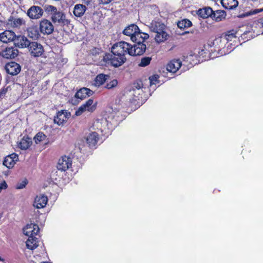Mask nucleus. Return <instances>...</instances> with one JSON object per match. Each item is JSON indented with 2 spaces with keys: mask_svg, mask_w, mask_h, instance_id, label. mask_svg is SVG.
Here are the masks:
<instances>
[{
  "mask_svg": "<svg viewBox=\"0 0 263 263\" xmlns=\"http://www.w3.org/2000/svg\"><path fill=\"white\" fill-rule=\"evenodd\" d=\"M93 100L89 99L85 103L81 105L76 111L75 115L77 116H80L85 111L88 110L89 112L93 111L96 108V104L93 105Z\"/></svg>",
  "mask_w": 263,
  "mask_h": 263,
  "instance_id": "6",
  "label": "nucleus"
},
{
  "mask_svg": "<svg viewBox=\"0 0 263 263\" xmlns=\"http://www.w3.org/2000/svg\"><path fill=\"white\" fill-rule=\"evenodd\" d=\"M70 116V113L66 110L58 111L57 116L54 117V122L59 125H62L64 122L67 121Z\"/></svg>",
  "mask_w": 263,
  "mask_h": 263,
  "instance_id": "13",
  "label": "nucleus"
},
{
  "mask_svg": "<svg viewBox=\"0 0 263 263\" xmlns=\"http://www.w3.org/2000/svg\"><path fill=\"white\" fill-rule=\"evenodd\" d=\"M119 116H115L113 114H111L107 119L105 120V123H107V125H116L118 124L119 122Z\"/></svg>",
  "mask_w": 263,
  "mask_h": 263,
  "instance_id": "32",
  "label": "nucleus"
},
{
  "mask_svg": "<svg viewBox=\"0 0 263 263\" xmlns=\"http://www.w3.org/2000/svg\"><path fill=\"white\" fill-rule=\"evenodd\" d=\"M32 140L31 138L27 137H24L18 144L19 147L22 150L28 149L32 144Z\"/></svg>",
  "mask_w": 263,
  "mask_h": 263,
  "instance_id": "30",
  "label": "nucleus"
},
{
  "mask_svg": "<svg viewBox=\"0 0 263 263\" xmlns=\"http://www.w3.org/2000/svg\"><path fill=\"white\" fill-rule=\"evenodd\" d=\"M222 6L227 9H233L238 6L237 0H221Z\"/></svg>",
  "mask_w": 263,
  "mask_h": 263,
  "instance_id": "25",
  "label": "nucleus"
},
{
  "mask_svg": "<svg viewBox=\"0 0 263 263\" xmlns=\"http://www.w3.org/2000/svg\"><path fill=\"white\" fill-rule=\"evenodd\" d=\"M23 233L25 235L31 237V236H34V235H37L39 232L40 228L37 224L30 223L29 224H27L23 228Z\"/></svg>",
  "mask_w": 263,
  "mask_h": 263,
  "instance_id": "10",
  "label": "nucleus"
},
{
  "mask_svg": "<svg viewBox=\"0 0 263 263\" xmlns=\"http://www.w3.org/2000/svg\"><path fill=\"white\" fill-rule=\"evenodd\" d=\"M0 260L3 261V260H4V259L3 258H2L1 257H0Z\"/></svg>",
  "mask_w": 263,
  "mask_h": 263,
  "instance_id": "49",
  "label": "nucleus"
},
{
  "mask_svg": "<svg viewBox=\"0 0 263 263\" xmlns=\"http://www.w3.org/2000/svg\"><path fill=\"white\" fill-rule=\"evenodd\" d=\"M39 28L40 32L44 34H50L54 30V27L52 24L49 21L46 19L40 22Z\"/></svg>",
  "mask_w": 263,
  "mask_h": 263,
  "instance_id": "8",
  "label": "nucleus"
},
{
  "mask_svg": "<svg viewBox=\"0 0 263 263\" xmlns=\"http://www.w3.org/2000/svg\"><path fill=\"white\" fill-rule=\"evenodd\" d=\"M7 184L5 181H4L2 183L0 184V187H2V190L6 189L7 187Z\"/></svg>",
  "mask_w": 263,
  "mask_h": 263,
  "instance_id": "47",
  "label": "nucleus"
},
{
  "mask_svg": "<svg viewBox=\"0 0 263 263\" xmlns=\"http://www.w3.org/2000/svg\"><path fill=\"white\" fill-rule=\"evenodd\" d=\"M43 13V9L41 7L32 6L28 10L27 14L30 18L36 20L41 18Z\"/></svg>",
  "mask_w": 263,
  "mask_h": 263,
  "instance_id": "7",
  "label": "nucleus"
},
{
  "mask_svg": "<svg viewBox=\"0 0 263 263\" xmlns=\"http://www.w3.org/2000/svg\"><path fill=\"white\" fill-rule=\"evenodd\" d=\"M30 42V41L24 35H16L13 42L15 47L19 48H28Z\"/></svg>",
  "mask_w": 263,
  "mask_h": 263,
  "instance_id": "11",
  "label": "nucleus"
},
{
  "mask_svg": "<svg viewBox=\"0 0 263 263\" xmlns=\"http://www.w3.org/2000/svg\"><path fill=\"white\" fill-rule=\"evenodd\" d=\"M71 158L67 156H64L59 160L57 167L59 171H65L71 166Z\"/></svg>",
  "mask_w": 263,
  "mask_h": 263,
  "instance_id": "9",
  "label": "nucleus"
},
{
  "mask_svg": "<svg viewBox=\"0 0 263 263\" xmlns=\"http://www.w3.org/2000/svg\"><path fill=\"white\" fill-rule=\"evenodd\" d=\"M46 138V136L43 133H38L34 137L35 141L36 143L44 140Z\"/></svg>",
  "mask_w": 263,
  "mask_h": 263,
  "instance_id": "40",
  "label": "nucleus"
},
{
  "mask_svg": "<svg viewBox=\"0 0 263 263\" xmlns=\"http://www.w3.org/2000/svg\"><path fill=\"white\" fill-rule=\"evenodd\" d=\"M9 157H11V159H14L15 163L18 160V156L17 154L13 153L11 155H8Z\"/></svg>",
  "mask_w": 263,
  "mask_h": 263,
  "instance_id": "44",
  "label": "nucleus"
},
{
  "mask_svg": "<svg viewBox=\"0 0 263 263\" xmlns=\"http://www.w3.org/2000/svg\"><path fill=\"white\" fill-rule=\"evenodd\" d=\"M16 37L15 33L11 30H6L0 33V41L4 43H7L10 41L14 42Z\"/></svg>",
  "mask_w": 263,
  "mask_h": 263,
  "instance_id": "16",
  "label": "nucleus"
},
{
  "mask_svg": "<svg viewBox=\"0 0 263 263\" xmlns=\"http://www.w3.org/2000/svg\"><path fill=\"white\" fill-rule=\"evenodd\" d=\"M150 30L156 33L155 39L156 42L161 43L166 40L168 34L166 33V26L162 22L153 21L149 25Z\"/></svg>",
  "mask_w": 263,
  "mask_h": 263,
  "instance_id": "1",
  "label": "nucleus"
},
{
  "mask_svg": "<svg viewBox=\"0 0 263 263\" xmlns=\"http://www.w3.org/2000/svg\"><path fill=\"white\" fill-rule=\"evenodd\" d=\"M2 190V187H0V193L1 192Z\"/></svg>",
  "mask_w": 263,
  "mask_h": 263,
  "instance_id": "50",
  "label": "nucleus"
},
{
  "mask_svg": "<svg viewBox=\"0 0 263 263\" xmlns=\"http://www.w3.org/2000/svg\"><path fill=\"white\" fill-rule=\"evenodd\" d=\"M181 66V62L180 60L174 59L170 62L167 65L166 69L167 71L175 73L176 72Z\"/></svg>",
  "mask_w": 263,
  "mask_h": 263,
  "instance_id": "20",
  "label": "nucleus"
},
{
  "mask_svg": "<svg viewBox=\"0 0 263 263\" xmlns=\"http://www.w3.org/2000/svg\"><path fill=\"white\" fill-rule=\"evenodd\" d=\"M129 44L125 42H120L114 44L111 51L117 56L125 57V54L129 52Z\"/></svg>",
  "mask_w": 263,
  "mask_h": 263,
  "instance_id": "3",
  "label": "nucleus"
},
{
  "mask_svg": "<svg viewBox=\"0 0 263 263\" xmlns=\"http://www.w3.org/2000/svg\"><path fill=\"white\" fill-rule=\"evenodd\" d=\"M263 11V8H257V9H253V10H250L249 12H248V15H254V14H256L258 13H259V12H261Z\"/></svg>",
  "mask_w": 263,
  "mask_h": 263,
  "instance_id": "43",
  "label": "nucleus"
},
{
  "mask_svg": "<svg viewBox=\"0 0 263 263\" xmlns=\"http://www.w3.org/2000/svg\"><path fill=\"white\" fill-rule=\"evenodd\" d=\"M51 19L54 23H58L63 25H67L69 23V21L66 19L64 13L61 11L57 10L51 16Z\"/></svg>",
  "mask_w": 263,
  "mask_h": 263,
  "instance_id": "14",
  "label": "nucleus"
},
{
  "mask_svg": "<svg viewBox=\"0 0 263 263\" xmlns=\"http://www.w3.org/2000/svg\"><path fill=\"white\" fill-rule=\"evenodd\" d=\"M48 201L47 197L45 195L37 196L34 201L33 206L37 209L45 207Z\"/></svg>",
  "mask_w": 263,
  "mask_h": 263,
  "instance_id": "19",
  "label": "nucleus"
},
{
  "mask_svg": "<svg viewBox=\"0 0 263 263\" xmlns=\"http://www.w3.org/2000/svg\"><path fill=\"white\" fill-rule=\"evenodd\" d=\"M7 91V88H3L0 90V98L3 97Z\"/></svg>",
  "mask_w": 263,
  "mask_h": 263,
  "instance_id": "45",
  "label": "nucleus"
},
{
  "mask_svg": "<svg viewBox=\"0 0 263 263\" xmlns=\"http://www.w3.org/2000/svg\"><path fill=\"white\" fill-rule=\"evenodd\" d=\"M143 84L141 81L137 82L135 83L133 85V90L135 91V93H133V95L136 97V94L139 95L140 92H142V90L141 89L142 87Z\"/></svg>",
  "mask_w": 263,
  "mask_h": 263,
  "instance_id": "34",
  "label": "nucleus"
},
{
  "mask_svg": "<svg viewBox=\"0 0 263 263\" xmlns=\"http://www.w3.org/2000/svg\"><path fill=\"white\" fill-rule=\"evenodd\" d=\"M212 9L210 7H205L203 8L199 9L197 11V14L200 17L206 18L209 17H211L212 15Z\"/></svg>",
  "mask_w": 263,
  "mask_h": 263,
  "instance_id": "21",
  "label": "nucleus"
},
{
  "mask_svg": "<svg viewBox=\"0 0 263 263\" xmlns=\"http://www.w3.org/2000/svg\"><path fill=\"white\" fill-rule=\"evenodd\" d=\"M108 77L109 76L107 74H104L103 73L98 74L95 80V85L97 86H99L102 85Z\"/></svg>",
  "mask_w": 263,
  "mask_h": 263,
  "instance_id": "31",
  "label": "nucleus"
},
{
  "mask_svg": "<svg viewBox=\"0 0 263 263\" xmlns=\"http://www.w3.org/2000/svg\"><path fill=\"white\" fill-rule=\"evenodd\" d=\"M159 76L154 74L149 78L150 86L152 87L153 85H156L160 82L159 80Z\"/></svg>",
  "mask_w": 263,
  "mask_h": 263,
  "instance_id": "37",
  "label": "nucleus"
},
{
  "mask_svg": "<svg viewBox=\"0 0 263 263\" xmlns=\"http://www.w3.org/2000/svg\"><path fill=\"white\" fill-rule=\"evenodd\" d=\"M118 84V81L116 79H114L109 83H107L105 87L107 89H111L115 87Z\"/></svg>",
  "mask_w": 263,
  "mask_h": 263,
  "instance_id": "41",
  "label": "nucleus"
},
{
  "mask_svg": "<svg viewBox=\"0 0 263 263\" xmlns=\"http://www.w3.org/2000/svg\"><path fill=\"white\" fill-rule=\"evenodd\" d=\"M236 33L234 30L228 31L224 36V39L227 41H231L233 39L236 38Z\"/></svg>",
  "mask_w": 263,
  "mask_h": 263,
  "instance_id": "39",
  "label": "nucleus"
},
{
  "mask_svg": "<svg viewBox=\"0 0 263 263\" xmlns=\"http://www.w3.org/2000/svg\"><path fill=\"white\" fill-rule=\"evenodd\" d=\"M192 25V23L188 19H183L177 23V26L179 28L183 29L188 28Z\"/></svg>",
  "mask_w": 263,
  "mask_h": 263,
  "instance_id": "33",
  "label": "nucleus"
},
{
  "mask_svg": "<svg viewBox=\"0 0 263 263\" xmlns=\"http://www.w3.org/2000/svg\"><path fill=\"white\" fill-rule=\"evenodd\" d=\"M148 37L149 35L148 34L143 33L139 30L131 36V40L134 43H145V40L148 39Z\"/></svg>",
  "mask_w": 263,
  "mask_h": 263,
  "instance_id": "17",
  "label": "nucleus"
},
{
  "mask_svg": "<svg viewBox=\"0 0 263 263\" xmlns=\"http://www.w3.org/2000/svg\"><path fill=\"white\" fill-rule=\"evenodd\" d=\"M26 243L27 248L32 250L36 249L39 246L37 238L33 236L29 237Z\"/></svg>",
  "mask_w": 263,
  "mask_h": 263,
  "instance_id": "28",
  "label": "nucleus"
},
{
  "mask_svg": "<svg viewBox=\"0 0 263 263\" xmlns=\"http://www.w3.org/2000/svg\"><path fill=\"white\" fill-rule=\"evenodd\" d=\"M99 139L96 132H91L86 137V141L89 147L95 146Z\"/></svg>",
  "mask_w": 263,
  "mask_h": 263,
  "instance_id": "22",
  "label": "nucleus"
},
{
  "mask_svg": "<svg viewBox=\"0 0 263 263\" xmlns=\"http://www.w3.org/2000/svg\"><path fill=\"white\" fill-rule=\"evenodd\" d=\"M138 30H139V28L136 25L131 24L124 29L123 33L124 34L131 37L134 35Z\"/></svg>",
  "mask_w": 263,
  "mask_h": 263,
  "instance_id": "26",
  "label": "nucleus"
},
{
  "mask_svg": "<svg viewBox=\"0 0 263 263\" xmlns=\"http://www.w3.org/2000/svg\"><path fill=\"white\" fill-rule=\"evenodd\" d=\"M39 29V27L36 25L29 27L27 30L28 36L35 39L39 38L40 36Z\"/></svg>",
  "mask_w": 263,
  "mask_h": 263,
  "instance_id": "23",
  "label": "nucleus"
},
{
  "mask_svg": "<svg viewBox=\"0 0 263 263\" xmlns=\"http://www.w3.org/2000/svg\"><path fill=\"white\" fill-rule=\"evenodd\" d=\"M27 49L30 55L34 58L41 57L44 52L43 45L35 41L30 42Z\"/></svg>",
  "mask_w": 263,
  "mask_h": 263,
  "instance_id": "4",
  "label": "nucleus"
},
{
  "mask_svg": "<svg viewBox=\"0 0 263 263\" xmlns=\"http://www.w3.org/2000/svg\"><path fill=\"white\" fill-rule=\"evenodd\" d=\"M217 40H215V41H209V42L206 44L204 46V47L206 48V47H212V46H213L215 44V41H216Z\"/></svg>",
  "mask_w": 263,
  "mask_h": 263,
  "instance_id": "46",
  "label": "nucleus"
},
{
  "mask_svg": "<svg viewBox=\"0 0 263 263\" xmlns=\"http://www.w3.org/2000/svg\"><path fill=\"white\" fill-rule=\"evenodd\" d=\"M93 91L86 87L80 89L76 93L75 97L83 100L87 97L92 96Z\"/></svg>",
  "mask_w": 263,
  "mask_h": 263,
  "instance_id": "18",
  "label": "nucleus"
},
{
  "mask_svg": "<svg viewBox=\"0 0 263 263\" xmlns=\"http://www.w3.org/2000/svg\"><path fill=\"white\" fill-rule=\"evenodd\" d=\"M152 58L148 57L142 58L138 65L140 67H145L149 64Z\"/></svg>",
  "mask_w": 263,
  "mask_h": 263,
  "instance_id": "36",
  "label": "nucleus"
},
{
  "mask_svg": "<svg viewBox=\"0 0 263 263\" xmlns=\"http://www.w3.org/2000/svg\"><path fill=\"white\" fill-rule=\"evenodd\" d=\"M129 49L130 55H141L145 52L146 45L145 43H134L133 45L129 44Z\"/></svg>",
  "mask_w": 263,
  "mask_h": 263,
  "instance_id": "5",
  "label": "nucleus"
},
{
  "mask_svg": "<svg viewBox=\"0 0 263 263\" xmlns=\"http://www.w3.org/2000/svg\"><path fill=\"white\" fill-rule=\"evenodd\" d=\"M25 23V21L23 18H15L12 16H10L8 21V25H10L11 27L17 28Z\"/></svg>",
  "mask_w": 263,
  "mask_h": 263,
  "instance_id": "27",
  "label": "nucleus"
},
{
  "mask_svg": "<svg viewBox=\"0 0 263 263\" xmlns=\"http://www.w3.org/2000/svg\"><path fill=\"white\" fill-rule=\"evenodd\" d=\"M15 163L14 159H11V157H9L8 156L5 157L3 161V164L9 168H12Z\"/></svg>",
  "mask_w": 263,
  "mask_h": 263,
  "instance_id": "35",
  "label": "nucleus"
},
{
  "mask_svg": "<svg viewBox=\"0 0 263 263\" xmlns=\"http://www.w3.org/2000/svg\"><path fill=\"white\" fill-rule=\"evenodd\" d=\"M226 13L224 10H218L215 11L213 10L211 18L216 22L221 21L226 17Z\"/></svg>",
  "mask_w": 263,
  "mask_h": 263,
  "instance_id": "29",
  "label": "nucleus"
},
{
  "mask_svg": "<svg viewBox=\"0 0 263 263\" xmlns=\"http://www.w3.org/2000/svg\"><path fill=\"white\" fill-rule=\"evenodd\" d=\"M5 69L8 73L12 76H15L20 72L21 67L17 63L11 62L6 64Z\"/></svg>",
  "mask_w": 263,
  "mask_h": 263,
  "instance_id": "12",
  "label": "nucleus"
},
{
  "mask_svg": "<svg viewBox=\"0 0 263 263\" xmlns=\"http://www.w3.org/2000/svg\"><path fill=\"white\" fill-rule=\"evenodd\" d=\"M28 183V181L26 179H24L21 182H18L16 185L17 189H22L25 187Z\"/></svg>",
  "mask_w": 263,
  "mask_h": 263,
  "instance_id": "42",
  "label": "nucleus"
},
{
  "mask_svg": "<svg viewBox=\"0 0 263 263\" xmlns=\"http://www.w3.org/2000/svg\"><path fill=\"white\" fill-rule=\"evenodd\" d=\"M259 23L262 24L263 27V17L259 19Z\"/></svg>",
  "mask_w": 263,
  "mask_h": 263,
  "instance_id": "48",
  "label": "nucleus"
},
{
  "mask_svg": "<svg viewBox=\"0 0 263 263\" xmlns=\"http://www.w3.org/2000/svg\"><path fill=\"white\" fill-rule=\"evenodd\" d=\"M1 54L4 58L14 59L17 56L18 50L15 47H7Z\"/></svg>",
  "mask_w": 263,
  "mask_h": 263,
  "instance_id": "15",
  "label": "nucleus"
},
{
  "mask_svg": "<svg viewBox=\"0 0 263 263\" xmlns=\"http://www.w3.org/2000/svg\"><path fill=\"white\" fill-rule=\"evenodd\" d=\"M45 10L47 13L52 15L55 12H56L58 9L57 7L52 5H47L45 6Z\"/></svg>",
  "mask_w": 263,
  "mask_h": 263,
  "instance_id": "38",
  "label": "nucleus"
},
{
  "mask_svg": "<svg viewBox=\"0 0 263 263\" xmlns=\"http://www.w3.org/2000/svg\"><path fill=\"white\" fill-rule=\"evenodd\" d=\"M86 7L83 4H77L74 6L73 13L78 17L82 16L86 10Z\"/></svg>",
  "mask_w": 263,
  "mask_h": 263,
  "instance_id": "24",
  "label": "nucleus"
},
{
  "mask_svg": "<svg viewBox=\"0 0 263 263\" xmlns=\"http://www.w3.org/2000/svg\"><path fill=\"white\" fill-rule=\"evenodd\" d=\"M103 61L107 65H111L115 67H118L122 65L126 61L125 57L117 56L111 51L105 53L103 56Z\"/></svg>",
  "mask_w": 263,
  "mask_h": 263,
  "instance_id": "2",
  "label": "nucleus"
}]
</instances>
